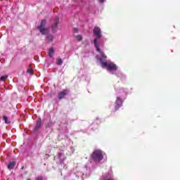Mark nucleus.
Instances as JSON below:
<instances>
[{
  "instance_id": "1",
  "label": "nucleus",
  "mask_w": 180,
  "mask_h": 180,
  "mask_svg": "<svg viewBox=\"0 0 180 180\" xmlns=\"http://www.w3.org/2000/svg\"><path fill=\"white\" fill-rule=\"evenodd\" d=\"M98 60L101 63L103 68H106L108 71H117V65L112 62L103 61V58H99Z\"/></svg>"
},
{
  "instance_id": "2",
  "label": "nucleus",
  "mask_w": 180,
  "mask_h": 180,
  "mask_svg": "<svg viewBox=\"0 0 180 180\" xmlns=\"http://www.w3.org/2000/svg\"><path fill=\"white\" fill-rule=\"evenodd\" d=\"M91 158L94 161H102L103 160V153L101 150H95L92 153Z\"/></svg>"
},
{
  "instance_id": "3",
  "label": "nucleus",
  "mask_w": 180,
  "mask_h": 180,
  "mask_svg": "<svg viewBox=\"0 0 180 180\" xmlns=\"http://www.w3.org/2000/svg\"><path fill=\"white\" fill-rule=\"evenodd\" d=\"M46 20H41L39 26H38V30H39L40 33L43 35L49 33V29L46 28Z\"/></svg>"
},
{
  "instance_id": "4",
  "label": "nucleus",
  "mask_w": 180,
  "mask_h": 180,
  "mask_svg": "<svg viewBox=\"0 0 180 180\" xmlns=\"http://www.w3.org/2000/svg\"><path fill=\"white\" fill-rule=\"evenodd\" d=\"M94 47L96 49V51L100 53L101 56L103 57V58H108V56L105 55L103 51H101V49L99 48V44L98 43V38H95L94 40Z\"/></svg>"
},
{
  "instance_id": "5",
  "label": "nucleus",
  "mask_w": 180,
  "mask_h": 180,
  "mask_svg": "<svg viewBox=\"0 0 180 180\" xmlns=\"http://www.w3.org/2000/svg\"><path fill=\"white\" fill-rule=\"evenodd\" d=\"M123 105V100L120 97H117L115 101V110H119V108Z\"/></svg>"
},
{
  "instance_id": "6",
  "label": "nucleus",
  "mask_w": 180,
  "mask_h": 180,
  "mask_svg": "<svg viewBox=\"0 0 180 180\" xmlns=\"http://www.w3.org/2000/svg\"><path fill=\"white\" fill-rule=\"evenodd\" d=\"M93 33L98 37V39H101V37H102L101 28L99 27H95L93 30Z\"/></svg>"
},
{
  "instance_id": "7",
  "label": "nucleus",
  "mask_w": 180,
  "mask_h": 180,
  "mask_svg": "<svg viewBox=\"0 0 180 180\" xmlns=\"http://www.w3.org/2000/svg\"><path fill=\"white\" fill-rule=\"evenodd\" d=\"M58 23H60V18L58 17H56L55 22L52 25L53 32H57V26H58Z\"/></svg>"
},
{
  "instance_id": "8",
  "label": "nucleus",
  "mask_w": 180,
  "mask_h": 180,
  "mask_svg": "<svg viewBox=\"0 0 180 180\" xmlns=\"http://www.w3.org/2000/svg\"><path fill=\"white\" fill-rule=\"evenodd\" d=\"M40 127H41V119H39L37 121L35 127L34 129V131H37L40 129Z\"/></svg>"
},
{
  "instance_id": "9",
  "label": "nucleus",
  "mask_w": 180,
  "mask_h": 180,
  "mask_svg": "<svg viewBox=\"0 0 180 180\" xmlns=\"http://www.w3.org/2000/svg\"><path fill=\"white\" fill-rule=\"evenodd\" d=\"M67 94H68V91L67 90H63V91H60L58 94V99H60V100L63 99V98H64L65 96V95H67Z\"/></svg>"
},
{
  "instance_id": "10",
  "label": "nucleus",
  "mask_w": 180,
  "mask_h": 180,
  "mask_svg": "<svg viewBox=\"0 0 180 180\" xmlns=\"http://www.w3.org/2000/svg\"><path fill=\"white\" fill-rule=\"evenodd\" d=\"M16 165V162H11L8 164V168L9 169H13V168H15V166Z\"/></svg>"
},
{
  "instance_id": "11",
  "label": "nucleus",
  "mask_w": 180,
  "mask_h": 180,
  "mask_svg": "<svg viewBox=\"0 0 180 180\" xmlns=\"http://www.w3.org/2000/svg\"><path fill=\"white\" fill-rule=\"evenodd\" d=\"M3 120L6 124H11V121L8 120V117L6 115L3 116Z\"/></svg>"
},
{
  "instance_id": "12",
  "label": "nucleus",
  "mask_w": 180,
  "mask_h": 180,
  "mask_svg": "<svg viewBox=\"0 0 180 180\" xmlns=\"http://www.w3.org/2000/svg\"><path fill=\"white\" fill-rule=\"evenodd\" d=\"M53 54H54V49L51 48L49 51V56L51 58H53Z\"/></svg>"
},
{
  "instance_id": "13",
  "label": "nucleus",
  "mask_w": 180,
  "mask_h": 180,
  "mask_svg": "<svg viewBox=\"0 0 180 180\" xmlns=\"http://www.w3.org/2000/svg\"><path fill=\"white\" fill-rule=\"evenodd\" d=\"M8 77H9L8 75H5L4 76H1L0 77V82H1V81H2L3 82H4V81H6V79H8Z\"/></svg>"
},
{
  "instance_id": "14",
  "label": "nucleus",
  "mask_w": 180,
  "mask_h": 180,
  "mask_svg": "<svg viewBox=\"0 0 180 180\" xmlns=\"http://www.w3.org/2000/svg\"><path fill=\"white\" fill-rule=\"evenodd\" d=\"M56 64L58 65H61L63 64V59H61V58H59L56 61Z\"/></svg>"
},
{
  "instance_id": "15",
  "label": "nucleus",
  "mask_w": 180,
  "mask_h": 180,
  "mask_svg": "<svg viewBox=\"0 0 180 180\" xmlns=\"http://www.w3.org/2000/svg\"><path fill=\"white\" fill-rule=\"evenodd\" d=\"M76 39H77V41H81L82 40V36L77 35V36H76Z\"/></svg>"
},
{
  "instance_id": "16",
  "label": "nucleus",
  "mask_w": 180,
  "mask_h": 180,
  "mask_svg": "<svg viewBox=\"0 0 180 180\" xmlns=\"http://www.w3.org/2000/svg\"><path fill=\"white\" fill-rule=\"evenodd\" d=\"M47 39L49 41H53V35H48L47 36Z\"/></svg>"
},
{
  "instance_id": "17",
  "label": "nucleus",
  "mask_w": 180,
  "mask_h": 180,
  "mask_svg": "<svg viewBox=\"0 0 180 180\" xmlns=\"http://www.w3.org/2000/svg\"><path fill=\"white\" fill-rule=\"evenodd\" d=\"M27 72L28 74H33V70H32V69H28V70H27Z\"/></svg>"
},
{
  "instance_id": "18",
  "label": "nucleus",
  "mask_w": 180,
  "mask_h": 180,
  "mask_svg": "<svg viewBox=\"0 0 180 180\" xmlns=\"http://www.w3.org/2000/svg\"><path fill=\"white\" fill-rule=\"evenodd\" d=\"M36 180H43V176H39L36 178Z\"/></svg>"
},
{
  "instance_id": "19",
  "label": "nucleus",
  "mask_w": 180,
  "mask_h": 180,
  "mask_svg": "<svg viewBox=\"0 0 180 180\" xmlns=\"http://www.w3.org/2000/svg\"><path fill=\"white\" fill-rule=\"evenodd\" d=\"M73 32H75V33H78V28H74Z\"/></svg>"
},
{
  "instance_id": "20",
  "label": "nucleus",
  "mask_w": 180,
  "mask_h": 180,
  "mask_svg": "<svg viewBox=\"0 0 180 180\" xmlns=\"http://www.w3.org/2000/svg\"><path fill=\"white\" fill-rule=\"evenodd\" d=\"M98 2H101V4H103L105 2V0H98Z\"/></svg>"
}]
</instances>
